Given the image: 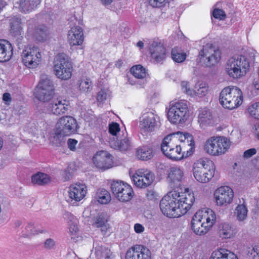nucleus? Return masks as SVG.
Masks as SVG:
<instances>
[{
  "instance_id": "47",
  "label": "nucleus",
  "mask_w": 259,
  "mask_h": 259,
  "mask_svg": "<svg viewBox=\"0 0 259 259\" xmlns=\"http://www.w3.org/2000/svg\"><path fill=\"white\" fill-rule=\"evenodd\" d=\"M171 57L174 61L177 63L183 62L186 58L185 53H179L175 49L171 51Z\"/></svg>"
},
{
  "instance_id": "25",
  "label": "nucleus",
  "mask_w": 259,
  "mask_h": 259,
  "mask_svg": "<svg viewBox=\"0 0 259 259\" xmlns=\"http://www.w3.org/2000/svg\"><path fill=\"white\" fill-rule=\"evenodd\" d=\"M67 39L71 46L81 45L83 41L82 28L78 26L72 27L68 31Z\"/></svg>"
},
{
  "instance_id": "4",
  "label": "nucleus",
  "mask_w": 259,
  "mask_h": 259,
  "mask_svg": "<svg viewBox=\"0 0 259 259\" xmlns=\"http://www.w3.org/2000/svg\"><path fill=\"white\" fill-rule=\"evenodd\" d=\"M214 171L213 162L207 158L199 159L193 166L194 177L200 183L208 182L213 177Z\"/></svg>"
},
{
  "instance_id": "10",
  "label": "nucleus",
  "mask_w": 259,
  "mask_h": 259,
  "mask_svg": "<svg viewBox=\"0 0 259 259\" xmlns=\"http://www.w3.org/2000/svg\"><path fill=\"white\" fill-rule=\"evenodd\" d=\"M111 189L115 197L121 202L130 201L134 195L131 186L122 181H114L111 184Z\"/></svg>"
},
{
  "instance_id": "13",
  "label": "nucleus",
  "mask_w": 259,
  "mask_h": 259,
  "mask_svg": "<svg viewBox=\"0 0 259 259\" xmlns=\"http://www.w3.org/2000/svg\"><path fill=\"white\" fill-rule=\"evenodd\" d=\"M199 55L205 58L204 64L207 67L216 64L221 59V52L211 44H207L199 52Z\"/></svg>"
},
{
  "instance_id": "46",
  "label": "nucleus",
  "mask_w": 259,
  "mask_h": 259,
  "mask_svg": "<svg viewBox=\"0 0 259 259\" xmlns=\"http://www.w3.org/2000/svg\"><path fill=\"white\" fill-rule=\"evenodd\" d=\"M120 127L118 123L116 122H112L109 125V132L113 136L112 140H116L118 138L117 137L118 133L120 132Z\"/></svg>"
},
{
  "instance_id": "35",
  "label": "nucleus",
  "mask_w": 259,
  "mask_h": 259,
  "mask_svg": "<svg viewBox=\"0 0 259 259\" xmlns=\"http://www.w3.org/2000/svg\"><path fill=\"white\" fill-rule=\"evenodd\" d=\"M237 256L230 251L225 249L213 252L210 259H236Z\"/></svg>"
},
{
  "instance_id": "28",
  "label": "nucleus",
  "mask_w": 259,
  "mask_h": 259,
  "mask_svg": "<svg viewBox=\"0 0 259 259\" xmlns=\"http://www.w3.org/2000/svg\"><path fill=\"white\" fill-rule=\"evenodd\" d=\"M10 32L14 37L22 39L23 35L22 22L18 16L12 17L10 19Z\"/></svg>"
},
{
  "instance_id": "1",
  "label": "nucleus",
  "mask_w": 259,
  "mask_h": 259,
  "mask_svg": "<svg viewBox=\"0 0 259 259\" xmlns=\"http://www.w3.org/2000/svg\"><path fill=\"white\" fill-rule=\"evenodd\" d=\"M195 198L193 193L177 191L171 192L162 198L159 206L162 213L169 218H178L187 213Z\"/></svg>"
},
{
  "instance_id": "17",
  "label": "nucleus",
  "mask_w": 259,
  "mask_h": 259,
  "mask_svg": "<svg viewBox=\"0 0 259 259\" xmlns=\"http://www.w3.org/2000/svg\"><path fill=\"white\" fill-rule=\"evenodd\" d=\"M95 165L103 170L111 168L113 162L112 155L106 151H100L93 158Z\"/></svg>"
},
{
  "instance_id": "50",
  "label": "nucleus",
  "mask_w": 259,
  "mask_h": 259,
  "mask_svg": "<svg viewBox=\"0 0 259 259\" xmlns=\"http://www.w3.org/2000/svg\"><path fill=\"white\" fill-rule=\"evenodd\" d=\"M108 91L105 90H101L98 94L97 100L98 102L102 103L107 99L108 95Z\"/></svg>"
},
{
  "instance_id": "29",
  "label": "nucleus",
  "mask_w": 259,
  "mask_h": 259,
  "mask_svg": "<svg viewBox=\"0 0 259 259\" xmlns=\"http://www.w3.org/2000/svg\"><path fill=\"white\" fill-rule=\"evenodd\" d=\"M236 233V229L231 224L223 223L218 226V234L223 239L231 238L235 236Z\"/></svg>"
},
{
  "instance_id": "32",
  "label": "nucleus",
  "mask_w": 259,
  "mask_h": 259,
  "mask_svg": "<svg viewBox=\"0 0 259 259\" xmlns=\"http://www.w3.org/2000/svg\"><path fill=\"white\" fill-rule=\"evenodd\" d=\"M200 219L193 216L191 221V228L193 232L197 235H202L206 234L209 229L205 227L206 225L204 222H201Z\"/></svg>"
},
{
  "instance_id": "45",
  "label": "nucleus",
  "mask_w": 259,
  "mask_h": 259,
  "mask_svg": "<svg viewBox=\"0 0 259 259\" xmlns=\"http://www.w3.org/2000/svg\"><path fill=\"white\" fill-rule=\"evenodd\" d=\"M79 88L82 92H90L92 90L93 83L90 78L82 79L80 80Z\"/></svg>"
},
{
  "instance_id": "44",
  "label": "nucleus",
  "mask_w": 259,
  "mask_h": 259,
  "mask_svg": "<svg viewBox=\"0 0 259 259\" xmlns=\"http://www.w3.org/2000/svg\"><path fill=\"white\" fill-rule=\"evenodd\" d=\"M208 86L205 83L198 82L195 87V93L199 97L205 96L208 92Z\"/></svg>"
},
{
  "instance_id": "49",
  "label": "nucleus",
  "mask_w": 259,
  "mask_h": 259,
  "mask_svg": "<svg viewBox=\"0 0 259 259\" xmlns=\"http://www.w3.org/2000/svg\"><path fill=\"white\" fill-rule=\"evenodd\" d=\"M212 16L220 20H224L226 17L225 12L219 9H215L213 11Z\"/></svg>"
},
{
  "instance_id": "60",
  "label": "nucleus",
  "mask_w": 259,
  "mask_h": 259,
  "mask_svg": "<svg viewBox=\"0 0 259 259\" xmlns=\"http://www.w3.org/2000/svg\"><path fill=\"white\" fill-rule=\"evenodd\" d=\"M3 100L5 102H10L11 100V95L8 93H5L3 96Z\"/></svg>"
},
{
  "instance_id": "52",
  "label": "nucleus",
  "mask_w": 259,
  "mask_h": 259,
  "mask_svg": "<svg viewBox=\"0 0 259 259\" xmlns=\"http://www.w3.org/2000/svg\"><path fill=\"white\" fill-rule=\"evenodd\" d=\"M181 87L184 92L188 95H192L193 91L190 89L188 82L185 81H182L181 82Z\"/></svg>"
},
{
  "instance_id": "41",
  "label": "nucleus",
  "mask_w": 259,
  "mask_h": 259,
  "mask_svg": "<svg viewBox=\"0 0 259 259\" xmlns=\"http://www.w3.org/2000/svg\"><path fill=\"white\" fill-rule=\"evenodd\" d=\"M42 232V231L37 229L33 223H28L22 230V236L25 238L30 237L33 235Z\"/></svg>"
},
{
  "instance_id": "61",
  "label": "nucleus",
  "mask_w": 259,
  "mask_h": 259,
  "mask_svg": "<svg viewBox=\"0 0 259 259\" xmlns=\"http://www.w3.org/2000/svg\"><path fill=\"white\" fill-rule=\"evenodd\" d=\"M63 176L64 178L65 181H68L71 178V174L69 172H68L67 170H65L63 172Z\"/></svg>"
},
{
  "instance_id": "23",
  "label": "nucleus",
  "mask_w": 259,
  "mask_h": 259,
  "mask_svg": "<svg viewBox=\"0 0 259 259\" xmlns=\"http://www.w3.org/2000/svg\"><path fill=\"white\" fill-rule=\"evenodd\" d=\"M68 109V102L66 100L55 99L48 104V111L55 115L64 114Z\"/></svg>"
},
{
  "instance_id": "15",
  "label": "nucleus",
  "mask_w": 259,
  "mask_h": 259,
  "mask_svg": "<svg viewBox=\"0 0 259 259\" xmlns=\"http://www.w3.org/2000/svg\"><path fill=\"white\" fill-rule=\"evenodd\" d=\"M134 184L138 188H145L152 184L155 176L148 169H139L132 177Z\"/></svg>"
},
{
  "instance_id": "34",
  "label": "nucleus",
  "mask_w": 259,
  "mask_h": 259,
  "mask_svg": "<svg viewBox=\"0 0 259 259\" xmlns=\"http://www.w3.org/2000/svg\"><path fill=\"white\" fill-rule=\"evenodd\" d=\"M108 217L106 213H99L94 217V222L93 226L97 228H101V231L103 234H105L107 230V223L108 222Z\"/></svg>"
},
{
  "instance_id": "3",
  "label": "nucleus",
  "mask_w": 259,
  "mask_h": 259,
  "mask_svg": "<svg viewBox=\"0 0 259 259\" xmlns=\"http://www.w3.org/2000/svg\"><path fill=\"white\" fill-rule=\"evenodd\" d=\"M219 101L225 108L233 109L240 106L243 101L241 91L236 87L229 86L222 90L220 94Z\"/></svg>"
},
{
  "instance_id": "7",
  "label": "nucleus",
  "mask_w": 259,
  "mask_h": 259,
  "mask_svg": "<svg viewBox=\"0 0 259 259\" xmlns=\"http://www.w3.org/2000/svg\"><path fill=\"white\" fill-rule=\"evenodd\" d=\"M188 106L185 101H181L170 105L167 112L169 121L173 124H182L188 117Z\"/></svg>"
},
{
  "instance_id": "51",
  "label": "nucleus",
  "mask_w": 259,
  "mask_h": 259,
  "mask_svg": "<svg viewBox=\"0 0 259 259\" xmlns=\"http://www.w3.org/2000/svg\"><path fill=\"white\" fill-rule=\"evenodd\" d=\"M63 218L65 219L68 223H74L76 222V218L72 215L70 212L68 211H65L63 214Z\"/></svg>"
},
{
  "instance_id": "18",
  "label": "nucleus",
  "mask_w": 259,
  "mask_h": 259,
  "mask_svg": "<svg viewBox=\"0 0 259 259\" xmlns=\"http://www.w3.org/2000/svg\"><path fill=\"white\" fill-rule=\"evenodd\" d=\"M150 55L156 63H160L165 58L166 50L158 40H150L148 44Z\"/></svg>"
},
{
  "instance_id": "37",
  "label": "nucleus",
  "mask_w": 259,
  "mask_h": 259,
  "mask_svg": "<svg viewBox=\"0 0 259 259\" xmlns=\"http://www.w3.org/2000/svg\"><path fill=\"white\" fill-rule=\"evenodd\" d=\"M137 154L138 158L142 160H149L153 156L152 149L146 146L138 149Z\"/></svg>"
},
{
  "instance_id": "19",
  "label": "nucleus",
  "mask_w": 259,
  "mask_h": 259,
  "mask_svg": "<svg viewBox=\"0 0 259 259\" xmlns=\"http://www.w3.org/2000/svg\"><path fill=\"white\" fill-rule=\"evenodd\" d=\"M87 193L86 186L82 184L72 185L69 188L67 201L72 204L80 201Z\"/></svg>"
},
{
  "instance_id": "59",
  "label": "nucleus",
  "mask_w": 259,
  "mask_h": 259,
  "mask_svg": "<svg viewBox=\"0 0 259 259\" xmlns=\"http://www.w3.org/2000/svg\"><path fill=\"white\" fill-rule=\"evenodd\" d=\"M251 254H253L252 257L253 258H255L256 255H258L259 256V246H254L251 250Z\"/></svg>"
},
{
  "instance_id": "36",
  "label": "nucleus",
  "mask_w": 259,
  "mask_h": 259,
  "mask_svg": "<svg viewBox=\"0 0 259 259\" xmlns=\"http://www.w3.org/2000/svg\"><path fill=\"white\" fill-rule=\"evenodd\" d=\"M109 142L111 147L114 149H118L120 151H125L130 147L129 140L126 138L121 140H119L118 138L116 140L110 139Z\"/></svg>"
},
{
  "instance_id": "38",
  "label": "nucleus",
  "mask_w": 259,
  "mask_h": 259,
  "mask_svg": "<svg viewBox=\"0 0 259 259\" xmlns=\"http://www.w3.org/2000/svg\"><path fill=\"white\" fill-rule=\"evenodd\" d=\"M32 183L38 185H44L50 182V178L46 174L38 172L31 177Z\"/></svg>"
},
{
  "instance_id": "5",
  "label": "nucleus",
  "mask_w": 259,
  "mask_h": 259,
  "mask_svg": "<svg viewBox=\"0 0 259 259\" xmlns=\"http://www.w3.org/2000/svg\"><path fill=\"white\" fill-rule=\"evenodd\" d=\"M54 69L55 75L62 80H67L71 77L72 64L68 57L64 54H59L55 57Z\"/></svg>"
},
{
  "instance_id": "43",
  "label": "nucleus",
  "mask_w": 259,
  "mask_h": 259,
  "mask_svg": "<svg viewBox=\"0 0 259 259\" xmlns=\"http://www.w3.org/2000/svg\"><path fill=\"white\" fill-rule=\"evenodd\" d=\"M234 214L239 221H244L247 215V208L244 205H238L235 210Z\"/></svg>"
},
{
  "instance_id": "56",
  "label": "nucleus",
  "mask_w": 259,
  "mask_h": 259,
  "mask_svg": "<svg viewBox=\"0 0 259 259\" xmlns=\"http://www.w3.org/2000/svg\"><path fill=\"white\" fill-rule=\"evenodd\" d=\"M134 230L137 233L140 234L144 231L145 228L141 224L137 223L134 226Z\"/></svg>"
},
{
  "instance_id": "58",
  "label": "nucleus",
  "mask_w": 259,
  "mask_h": 259,
  "mask_svg": "<svg viewBox=\"0 0 259 259\" xmlns=\"http://www.w3.org/2000/svg\"><path fill=\"white\" fill-rule=\"evenodd\" d=\"M70 227H69V230L72 233H73V232L76 233L78 231V227L76 225V222H74V223H69Z\"/></svg>"
},
{
  "instance_id": "64",
  "label": "nucleus",
  "mask_w": 259,
  "mask_h": 259,
  "mask_svg": "<svg viewBox=\"0 0 259 259\" xmlns=\"http://www.w3.org/2000/svg\"><path fill=\"white\" fill-rule=\"evenodd\" d=\"M15 37L16 38V41L17 43V45H18L19 48H20V45L21 44L22 40L23 39V37L22 39H20V38L19 39L17 37Z\"/></svg>"
},
{
  "instance_id": "40",
  "label": "nucleus",
  "mask_w": 259,
  "mask_h": 259,
  "mask_svg": "<svg viewBox=\"0 0 259 259\" xmlns=\"http://www.w3.org/2000/svg\"><path fill=\"white\" fill-rule=\"evenodd\" d=\"M96 198L101 204H107L111 199L109 192L104 189H99L97 190Z\"/></svg>"
},
{
  "instance_id": "12",
  "label": "nucleus",
  "mask_w": 259,
  "mask_h": 259,
  "mask_svg": "<svg viewBox=\"0 0 259 259\" xmlns=\"http://www.w3.org/2000/svg\"><path fill=\"white\" fill-rule=\"evenodd\" d=\"M161 125L159 117L153 112L144 114L140 121V128L143 133H149L158 130Z\"/></svg>"
},
{
  "instance_id": "39",
  "label": "nucleus",
  "mask_w": 259,
  "mask_h": 259,
  "mask_svg": "<svg viewBox=\"0 0 259 259\" xmlns=\"http://www.w3.org/2000/svg\"><path fill=\"white\" fill-rule=\"evenodd\" d=\"M62 132H59L58 130L55 127L54 133L50 137V142L55 146L59 147L65 143L64 137Z\"/></svg>"
},
{
  "instance_id": "8",
  "label": "nucleus",
  "mask_w": 259,
  "mask_h": 259,
  "mask_svg": "<svg viewBox=\"0 0 259 259\" xmlns=\"http://www.w3.org/2000/svg\"><path fill=\"white\" fill-rule=\"evenodd\" d=\"M229 141L225 137H212L207 140L204 145V150L208 153L213 156L224 154L229 147Z\"/></svg>"
},
{
  "instance_id": "9",
  "label": "nucleus",
  "mask_w": 259,
  "mask_h": 259,
  "mask_svg": "<svg viewBox=\"0 0 259 259\" xmlns=\"http://www.w3.org/2000/svg\"><path fill=\"white\" fill-rule=\"evenodd\" d=\"M22 61L26 67L35 68L41 61V54L40 49L34 46L25 48L22 53Z\"/></svg>"
},
{
  "instance_id": "30",
  "label": "nucleus",
  "mask_w": 259,
  "mask_h": 259,
  "mask_svg": "<svg viewBox=\"0 0 259 259\" xmlns=\"http://www.w3.org/2000/svg\"><path fill=\"white\" fill-rule=\"evenodd\" d=\"M95 259H114V255L108 248L103 246H97L91 253Z\"/></svg>"
},
{
  "instance_id": "16",
  "label": "nucleus",
  "mask_w": 259,
  "mask_h": 259,
  "mask_svg": "<svg viewBox=\"0 0 259 259\" xmlns=\"http://www.w3.org/2000/svg\"><path fill=\"white\" fill-rule=\"evenodd\" d=\"M166 180L169 186L172 189L179 188L184 177V171L179 166H170L167 170Z\"/></svg>"
},
{
  "instance_id": "42",
  "label": "nucleus",
  "mask_w": 259,
  "mask_h": 259,
  "mask_svg": "<svg viewBox=\"0 0 259 259\" xmlns=\"http://www.w3.org/2000/svg\"><path fill=\"white\" fill-rule=\"evenodd\" d=\"M131 72L136 78L139 79H144L147 75L145 68L141 65L133 66L131 69Z\"/></svg>"
},
{
  "instance_id": "54",
  "label": "nucleus",
  "mask_w": 259,
  "mask_h": 259,
  "mask_svg": "<svg viewBox=\"0 0 259 259\" xmlns=\"http://www.w3.org/2000/svg\"><path fill=\"white\" fill-rule=\"evenodd\" d=\"M77 143V141L75 139H69L67 141L68 148L71 151H75Z\"/></svg>"
},
{
  "instance_id": "14",
  "label": "nucleus",
  "mask_w": 259,
  "mask_h": 259,
  "mask_svg": "<svg viewBox=\"0 0 259 259\" xmlns=\"http://www.w3.org/2000/svg\"><path fill=\"white\" fill-rule=\"evenodd\" d=\"M59 132L63 135L69 136L75 133L78 126L76 119L70 116L61 117L56 124V126Z\"/></svg>"
},
{
  "instance_id": "24",
  "label": "nucleus",
  "mask_w": 259,
  "mask_h": 259,
  "mask_svg": "<svg viewBox=\"0 0 259 259\" xmlns=\"http://www.w3.org/2000/svg\"><path fill=\"white\" fill-rule=\"evenodd\" d=\"M197 218L200 219L201 222H204L206 225L205 227L210 229L215 221V214L210 209L204 208L198 210L194 215Z\"/></svg>"
},
{
  "instance_id": "26",
  "label": "nucleus",
  "mask_w": 259,
  "mask_h": 259,
  "mask_svg": "<svg viewBox=\"0 0 259 259\" xmlns=\"http://www.w3.org/2000/svg\"><path fill=\"white\" fill-rule=\"evenodd\" d=\"M198 122L202 128H205L212 125L214 122L213 117L211 111L206 108L200 109L198 114Z\"/></svg>"
},
{
  "instance_id": "57",
  "label": "nucleus",
  "mask_w": 259,
  "mask_h": 259,
  "mask_svg": "<svg viewBox=\"0 0 259 259\" xmlns=\"http://www.w3.org/2000/svg\"><path fill=\"white\" fill-rule=\"evenodd\" d=\"M156 193L152 190L148 191L147 193V197L149 200H152L156 199Z\"/></svg>"
},
{
  "instance_id": "11",
  "label": "nucleus",
  "mask_w": 259,
  "mask_h": 259,
  "mask_svg": "<svg viewBox=\"0 0 259 259\" xmlns=\"http://www.w3.org/2000/svg\"><path fill=\"white\" fill-rule=\"evenodd\" d=\"M176 139L170 141L169 137H165L161 145V151L168 158L174 160H181L183 158V154L181 153V147L174 142Z\"/></svg>"
},
{
  "instance_id": "6",
  "label": "nucleus",
  "mask_w": 259,
  "mask_h": 259,
  "mask_svg": "<svg viewBox=\"0 0 259 259\" xmlns=\"http://www.w3.org/2000/svg\"><path fill=\"white\" fill-rule=\"evenodd\" d=\"M54 90L53 81L47 75H42L36 88L35 96L40 101L49 102L53 97Z\"/></svg>"
},
{
  "instance_id": "21",
  "label": "nucleus",
  "mask_w": 259,
  "mask_h": 259,
  "mask_svg": "<svg viewBox=\"0 0 259 259\" xmlns=\"http://www.w3.org/2000/svg\"><path fill=\"white\" fill-rule=\"evenodd\" d=\"M150 250L146 247L136 245L130 248L126 253V259H151Z\"/></svg>"
},
{
  "instance_id": "53",
  "label": "nucleus",
  "mask_w": 259,
  "mask_h": 259,
  "mask_svg": "<svg viewBox=\"0 0 259 259\" xmlns=\"http://www.w3.org/2000/svg\"><path fill=\"white\" fill-rule=\"evenodd\" d=\"M55 246V241L53 239L48 238L45 242L44 246L46 249H53Z\"/></svg>"
},
{
  "instance_id": "63",
  "label": "nucleus",
  "mask_w": 259,
  "mask_h": 259,
  "mask_svg": "<svg viewBox=\"0 0 259 259\" xmlns=\"http://www.w3.org/2000/svg\"><path fill=\"white\" fill-rule=\"evenodd\" d=\"M122 64H123L122 61L121 60H118V61H117L116 62L115 66L118 68H120L122 66Z\"/></svg>"
},
{
  "instance_id": "2",
  "label": "nucleus",
  "mask_w": 259,
  "mask_h": 259,
  "mask_svg": "<svg viewBox=\"0 0 259 259\" xmlns=\"http://www.w3.org/2000/svg\"><path fill=\"white\" fill-rule=\"evenodd\" d=\"M249 68V63L245 56L236 54L226 62L225 71L233 78H239L244 76Z\"/></svg>"
},
{
  "instance_id": "48",
  "label": "nucleus",
  "mask_w": 259,
  "mask_h": 259,
  "mask_svg": "<svg viewBox=\"0 0 259 259\" xmlns=\"http://www.w3.org/2000/svg\"><path fill=\"white\" fill-rule=\"evenodd\" d=\"M248 112L254 118L259 119V102L253 104L248 108Z\"/></svg>"
},
{
  "instance_id": "27",
  "label": "nucleus",
  "mask_w": 259,
  "mask_h": 259,
  "mask_svg": "<svg viewBox=\"0 0 259 259\" xmlns=\"http://www.w3.org/2000/svg\"><path fill=\"white\" fill-rule=\"evenodd\" d=\"M12 44L6 39H0V62L9 61L13 54Z\"/></svg>"
},
{
  "instance_id": "55",
  "label": "nucleus",
  "mask_w": 259,
  "mask_h": 259,
  "mask_svg": "<svg viewBox=\"0 0 259 259\" xmlns=\"http://www.w3.org/2000/svg\"><path fill=\"white\" fill-rule=\"evenodd\" d=\"M256 153V150L255 148H251L244 151L243 157L245 158H249Z\"/></svg>"
},
{
  "instance_id": "22",
  "label": "nucleus",
  "mask_w": 259,
  "mask_h": 259,
  "mask_svg": "<svg viewBox=\"0 0 259 259\" xmlns=\"http://www.w3.org/2000/svg\"><path fill=\"white\" fill-rule=\"evenodd\" d=\"M33 23V20L29 21L27 32L30 34L32 33L38 41L44 42L47 40L50 34L48 27L44 25H38L35 27L34 32H32Z\"/></svg>"
},
{
  "instance_id": "20",
  "label": "nucleus",
  "mask_w": 259,
  "mask_h": 259,
  "mask_svg": "<svg viewBox=\"0 0 259 259\" xmlns=\"http://www.w3.org/2000/svg\"><path fill=\"white\" fill-rule=\"evenodd\" d=\"M214 195L217 205L220 206L231 203L234 197L232 189L228 186L219 188L215 190Z\"/></svg>"
},
{
  "instance_id": "31",
  "label": "nucleus",
  "mask_w": 259,
  "mask_h": 259,
  "mask_svg": "<svg viewBox=\"0 0 259 259\" xmlns=\"http://www.w3.org/2000/svg\"><path fill=\"white\" fill-rule=\"evenodd\" d=\"M165 137H169V139H170V141H172L174 138L176 139L174 143L177 144H178V142L179 141L181 142H185L186 141H187L188 143L190 141V143L188 144V145L191 146V149H192L194 147V142L193 140L192 136L188 133L183 134L181 132H177L170 134Z\"/></svg>"
},
{
  "instance_id": "33",
  "label": "nucleus",
  "mask_w": 259,
  "mask_h": 259,
  "mask_svg": "<svg viewBox=\"0 0 259 259\" xmlns=\"http://www.w3.org/2000/svg\"><path fill=\"white\" fill-rule=\"evenodd\" d=\"M40 3V0H19L17 4L20 11L27 13L35 9Z\"/></svg>"
},
{
  "instance_id": "62",
  "label": "nucleus",
  "mask_w": 259,
  "mask_h": 259,
  "mask_svg": "<svg viewBox=\"0 0 259 259\" xmlns=\"http://www.w3.org/2000/svg\"><path fill=\"white\" fill-rule=\"evenodd\" d=\"M113 0H102V3L103 5L107 6L111 4Z\"/></svg>"
}]
</instances>
